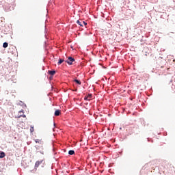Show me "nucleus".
<instances>
[{
	"label": "nucleus",
	"instance_id": "1",
	"mask_svg": "<svg viewBox=\"0 0 175 175\" xmlns=\"http://www.w3.org/2000/svg\"><path fill=\"white\" fill-rule=\"evenodd\" d=\"M75 61H76L74 57H68V59L66 61V64H68V65H73V62H75Z\"/></svg>",
	"mask_w": 175,
	"mask_h": 175
},
{
	"label": "nucleus",
	"instance_id": "2",
	"mask_svg": "<svg viewBox=\"0 0 175 175\" xmlns=\"http://www.w3.org/2000/svg\"><path fill=\"white\" fill-rule=\"evenodd\" d=\"M14 51H16V46L10 45L8 49V53H10L11 54H14Z\"/></svg>",
	"mask_w": 175,
	"mask_h": 175
},
{
	"label": "nucleus",
	"instance_id": "3",
	"mask_svg": "<svg viewBox=\"0 0 175 175\" xmlns=\"http://www.w3.org/2000/svg\"><path fill=\"white\" fill-rule=\"evenodd\" d=\"M56 72L57 71H55V70H48L47 73L51 76V79H53V77H54V76L55 75Z\"/></svg>",
	"mask_w": 175,
	"mask_h": 175
},
{
	"label": "nucleus",
	"instance_id": "4",
	"mask_svg": "<svg viewBox=\"0 0 175 175\" xmlns=\"http://www.w3.org/2000/svg\"><path fill=\"white\" fill-rule=\"evenodd\" d=\"M44 160L37 161L35 163V168L36 169L40 165H42L43 163Z\"/></svg>",
	"mask_w": 175,
	"mask_h": 175
},
{
	"label": "nucleus",
	"instance_id": "5",
	"mask_svg": "<svg viewBox=\"0 0 175 175\" xmlns=\"http://www.w3.org/2000/svg\"><path fill=\"white\" fill-rule=\"evenodd\" d=\"M59 114H61V110L55 109V113H54V116L55 117H58V116H59Z\"/></svg>",
	"mask_w": 175,
	"mask_h": 175
},
{
	"label": "nucleus",
	"instance_id": "6",
	"mask_svg": "<svg viewBox=\"0 0 175 175\" xmlns=\"http://www.w3.org/2000/svg\"><path fill=\"white\" fill-rule=\"evenodd\" d=\"M6 157V153L3 151H0V159H2Z\"/></svg>",
	"mask_w": 175,
	"mask_h": 175
},
{
	"label": "nucleus",
	"instance_id": "7",
	"mask_svg": "<svg viewBox=\"0 0 175 175\" xmlns=\"http://www.w3.org/2000/svg\"><path fill=\"white\" fill-rule=\"evenodd\" d=\"M18 106H22V107H27V104L24 103V102L20 100V102L18 103Z\"/></svg>",
	"mask_w": 175,
	"mask_h": 175
},
{
	"label": "nucleus",
	"instance_id": "8",
	"mask_svg": "<svg viewBox=\"0 0 175 175\" xmlns=\"http://www.w3.org/2000/svg\"><path fill=\"white\" fill-rule=\"evenodd\" d=\"M74 81L76 83V84H78V85H81V81L79 79H74Z\"/></svg>",
	"mask_w": 175,
	"mask_h": 175
},
{
	"label": "nucleus",
	"instance_id": "9",
	"mask_svg": "<svg viewBox=\"0 0 175 175\" xmlns=\"http://www.w3.org/2000/svg\"><path fill=\"white\" fill-rule=\"evenodd\" d=\"M9 46V43L8 42H5L3 43V49H7V47Z\"/></svg>",
	"mask_w": 175,
	"mask_h": 175
},
{
	"label": "nucleus",
	"instance_id": "10",
	"mask_svg": "<svg viewBox=\"0 0 175 175\" xmlns=\"http://www.w3.org/2000/svg\"><path fill=\"white\" fill-rule=\"evenodd\" d=\"M35 143H39L40 144H42L43 142H42V139H34Z\"/></svg>",
	"mask_w": 175,
	"mask_h": 175
},
{
	"label": "nucleus",
	"instance_id": "11",
	"mask_svg": "<svg viewBox=\"0 0 175 175\" xmlns=\"http://www.w3.org/2000/svg\"><path fill=\"white\" fill-rule=\"evenodd\" d=\"M75 152L73 150H70L68 151V155H75Z\"/></svg>",
	"mask_w": 175,
	"mask_h": 175
},
{
	"label": "nucleus",
	"instance_id": "12",
	"mask_svg": "<svg viewBox=\"0 0 175 175\" xmlns=\"http://www.w3.org/2000/svg\"><path fill=\"white\" fill-rule=\"evenodd\" d=\"M103 80H104V81L105 80H106L107 83H109V81L110 80V77L107 78V77H104L103 78Z\"/></svg>",
	"mask_w": 175,
	"mask_h": 175
},
{
	"label": "nucleus",
	"instance_id": "13",
	"mask_svg": "<svg viewBox=\"0 0 175 175\" xmlns=\"http://www.w3.org/2000/svg\"><path fill=\"white\" fill-rule=\"evenodd\" d=\"M77 24H78L79 27H83V24H81V22L79 20L77 21Z\"/></svg>",
	"mask_w": 175,
	"mask_h": 175
},
{
	"label": "nucleus",
	"instance_id": "14",
	"mask_svg": "<svg viewBox=\"0 0 175 175\" xmlns=\"http://www.w3.org/2000/svg\"><path fill=\"white\" fill-rule=\"evenodd\" d=\"M64 62V59H59V61L57 62V65H61Z\"/></svg>",
	"mask_w": 175,
	"mask_h": 175
},
{
	"label": "nucleus",
	"instance_id": "15",
	"mask_svg": "<svg viewBox=\"0 0 175 175\" xmlns=\"http://www.w3.org/2000/svg\"><path fill=\"white\" fill-rule=\"evenodd\" d=\"M34 131L33 126H30V133H32Z\"/></svg>",
	"mask_w": 175,
	"mask_h": 175
},
{
	"label": "nucleus",
	"instance_id": "16",
	"mask_svg": "<svg viewBox=\"0 0 175 175\" xmlns=\"http://www.w3.org/2000/svg\"><path fill=\"white\" fill-rule=\"evenodd\" d=\"M87 96H88V98H90V99H92L93 95H92V94H88L87 95Z\"/></svg>",
	"mask_w": 175,
	"mask_h": 175
},
{
	"label": "nucleus",
	"instance_id": "17",
	"mask_svg": "<svg viewBox=\"0 0 175 175\" xmlns=\"http://www.w3.org/2000/svg\"><path fill=\"white\" fill-rule=\"evenodd\" d=\"M72 91H73L74 92H77V88L74 87L73 89H71Z\"/></svg>",
	"mask_w": 175,
	"mask_h": 175
},
{
	"label": "nucleus",
	"instance_id": "18",
	"mask_svg": "<svg viewBox=\"0 0 175 175\" xmlns=\"http://www.w3.org/2000/svg\"><path fill=\"white\" fill-rule=\"evenodd\" d=\"M88 96H85V97H84V100H86V101H88V100H90V99H88Z\"/></svg>",
	"mask_w": 175,
	"mask_h": 175
},
{
	"label": "nucleus",
	"instance_id": "19",
	"mask_svg": "<svg viewBox=\"0 0 175 175\" xmlns=\"http://www.w3.org/2000/svg\"><path fill=\"white\" fill-rule=\"evenodd\" d=\"M83 24L85 25V27H87V25H88V23H87V22L85 21H83Z\"/></svg>",
	"mask_w": 175,
	"mask_h": 175
},
{
	"label": "nucleus",
	"instance_id": "20",
	"mask_svg": "<svg viewBox=\"0 0 175 175\" xmlns=\"http://www.w3.org/2000/svg\"><path fill=\"white\" fill-rule=\"evenodd\" d=\"M38 152L40 154H42V155H44V152H43V150H40V151H38Z\"/></svg>",
	"mask_w": 175,
	"mask_h": 175
},
{
	"label": "nucleus",
	"instance_id": "21",
	"mask_svg": "<svg viewBox=\"0 0 175 175\" xmlns=\"http://www.w3.org/2000/svg\"><path fill=\"white\" fill-rule=\"evenodd\" d=\"M20 117H23V118H25L27 116L25 114L20 115Z\"/></svg>",
	"mask_w": 175,
	"mask_h": 175
},
{
	"label": "nucleus",
	"instance_id": "22",
	"mask_svg": "<svg viewBox=\"0 0 175 175\" xmlns=\"http://www.w3.org/2000/svg\"><path fill=\"white\" fill-rule=\"evenodd\" d=\"M35 148H36V150H40V146H35Z\"/></svg>",
	"mask_w": 175,
	"mask_h": 175
},
{
	"label": "nucleus",
	"instance_id": "23",
	"mask_svg": "<svg viewBox=\"0 0 175 175\" xmlns=\"http://www.w3.org/2000/svg\"><path fill=\"white\" fill-rule=\"evenodd\" d=\"M18 113H19L20 114H21V113H24V109H21V111H18Z\"/></svg>",
	"mask_w": 175,
	"mask_h": 175
},
{
	"label": "nucleus",
	"instance_id": "24",
	"mask_svg": "<svg viewBox=\"0 0 175 175\" xmlns=\"http://www.w3.org/2000/svg\"><path fill=\"white\" fill-rule=\"evenodd\" d=\"M16 118H21V116H20V115H19V116H16Z\"/></svg>",
	"mask_w": 175,
	"mask_h": 175
},
{
	"label": "nucleus",
	"instance_id": "25",
	"mask_svg": "<svg viewBox=\"0 0 175 175\" xmlns=\"http://www.w3.org/2000/svg\"><path fill=\"white\" fill-rule=\"evenodd\" d=\"M106 20H107V21H109V18L107 17V18H106Z\"/></svg>",
	"mask_w": 175,
	"mask_h": 175
},
{
	"label": "nucleus",
	"instance_id": "26",
	"mask_svg": "<svg viewBox=\"0 0 175 175\" xmlns=\"http://www.w3.org/2000/svg\"><path fill=\"white\" fill-rule=\"evenodd\" d=\"M108 167H110V163L108 164Z\"/></svg>",
	"mask_w": 175,
	"mask_h": 175
},
{
	"label": "nucleus",
	"instance_id": "27",
	"mask_svg": "<svg viewBox=\"0 0 175 175\" xmlns=\"http://www.w3.org/2000/svg\"><path fill=\"white\" fill-rule=\"evenodd\" d=\"M109 88H107V91H109Z\"/></svg>",
	"mask_w": 175,
	"mask_h": 175
},
{
	"label": "nucleus",
	"instance_id": "28",
	"mask_svg": "<svg viewBox=\"0 0 175 175\" xmlns=\"http://www.w3.org/2000/svg\"><path fill=\"white\" fill-rule=\"evenodd\" d=\"M53 126H55V123H53Z\"/></svg>",
	"mask_w": 175,
	"mask_h": 175
},
{
	"label": "nucleus",
	"instance_id": "29",
	"mask_svg": "<svg viewBox=\"0 0 175 175\" xmlns=\"http://www.w3.org/2000/svg\"><path fill=\"white\" fill-rule=\"evenodd\" d=\"M107 129H108V131H110V128L108 127Z\"/></svg>",
	"mask_w": 175,
	"mask_h": 175
},
{
	"label": "nucleus",
	"instance_id": "30",
	"mask_svg": "<svg viewBox=\"0 0 175 175\" xmlns=\"http://www.w3.org/2000/svg\"><path fill=\"white\" fill-rule=\"evenodd\" d=\"M42 150H43V146H41Z\"/></svg>",
	"mask_w": 175,
	"mask_h": 175
},
{
	"label": "nucleus",
	"instance_id": "31",
	"mask_svg": "<svg viewBox=\"0 0 175 175\" xmlns=\"http://www.w3.org/2000/svg\"><path fill=\"white\" fill-rule=\"evenodd\" d=\"M108 172L110 173V170H108Z\"/></svg>",
	"mask_w": 175,
	"mask_h": 175
},
{
	"label": "nucleus",
	"instance_id": "32",
	"mask_svg": "<svg viewBox=\"0 0 175 175\" xmlns=\"http://www.w3.org/2000/svg\"><path fill=\"white\" fill-rule=\"evenodd\" d=\"M74 26H75V27H76V26H77V25H74Z\"/></svg>",
	"mask_w": 175,
	"mask_h": 175
},
{
	"label": "nucleus",
	"instance_id": "33",
	"mask_svg": "<svg viewBox=\"0 0 175 175\" xmlns=\"http://www.w3.org/2000/svg\"><path fill=\"white\" fill-rule=\"evenodd\" d=\"M108 116H110V113H109Z\"/></svg>",
	"mask_w": 175,
	"mask_h": 175
}]
</instances>
